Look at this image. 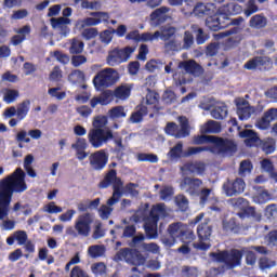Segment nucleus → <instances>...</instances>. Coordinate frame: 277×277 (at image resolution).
I'll list each match as a JSON object with an SVG mask.
<instances>
[{"mask_svg": "<svg viewBox=\"0 0 277 277\" xmlns=\"http://www.w3.org/2000/svg\"><path fill=\"white\" fill-rule=\"evenodd\" d=\"M27 173L17 168L12 174L0 181V220H5L10 215V203L14 194L27 192Z\"/></svg>", "mask_w": 277, "mask_h": 277, "instance_id": "nucleus-1", "label": "nucleus"}, {"mask_svg": "<svg viewBox=\"0 0 277 277\" xmlns=\"http://www.w3.org/2000/svg\"><path fill=\"white\" fill-rule=\"evenodd\" d=\"M200 153H212V155H222L223 157H233L237 153V143L230 138L214 136V143L211 146L192 147L188 155H198Z\"/></svg>", "mask_w": 277, "mask_h": 277, "instance_id": "nucleus-2", "label": "nucleus"}, {"mask_svg": "<svg viewBox=\"0 0 277 277\" xmlns=\"http://www.w3.org/2000/svg\"><path fill=\"white\" fill-rule=\"evenodd\" d=\"M111 185L113 196L107 200L109 207H114L122 198V187H124V182H122L121 177H118V171L116 169H110L97 184V187L98 189H107Z\"/></svg>", "mask_w": 277, "mask_h": 277, "instance_id": "nucleus-3", "label": "nucleus"}, {"mask_svg": "<svg viewBox=\"0 0 277 277\" xmlns=\"http://www.w3.org/2000/svg\"><path fill=\"white\" fill-rule=\"evenodd\" d=\"M115 98H120L121 101H127L131 96V88L127 85H120L115 91L105 90L100 96L92 97L90 101L91 107L94 109L96 105H109Z\"/></svg>", "mask_w": 277, "mask_h": 277, "instance_id": "nucleus-4", "label": "nucleus"}, {"mask_svg": "<svg viewBox=\"0 0 277 277\" xmlns=\"http://www.w3.org/2000/svg\"><path fill=\"white\" fill-rule=\"evenodd\" d=\"M210 259L215 263H224L228 269H235L241 265V259H243V251L238 249L223 250L217 252H211Z\"/></svg>", "mask_w": 277, "mask_h": 277, "instance_id": "nucleus-5", "label": "nucleus"}, {"mask_svg": "<svg viewBox=\"0 0 277 277\" xmlns=\"http://www.w3.org/2000/svg\"><path fill=\"white\" fill-rule=\"evenodd\" d=\"M161 215H166V203L154 205L144 225L147 239H157V224H159Z\"/></svg>", "mask_w": 277, "mask_h": 277, "instance_id": "nucleus-6", "label": "nucleus"}, {"mask_svg": "<svg viewBox=\"0 0 277 277\" xmlns=\"http://www.w3.org/2000/svg\"><path fill=\"white\" fill-rule=\"evenodd\" d=\"M120 74L114 68H105L100 70L93 78V85L95 90H103L105 88H111L115 83H118Z\"/></svg>", "mask_w": 277, "mask_h": 277, "instance_id": "nucleus-7", "label": "nucleus"}, {"mask_svg": "<svg viewBox=\"0 0 277 277\" xmlns=\"http://www.w3.org/2000/svg\"><path fill=\"white\" fill-rule=\"evenodd\" d=\"M209 222H211V220L205 219L203 222L197 226L198 242L194 243V248H196V250L207 252V250L211 248V235H213V226L209 225Z\"/></svg>", "mask_w": 277, "mask_h": 277, "instance_id": "nucleus-8", "label": "nucleus"}, {"mask_svg": "<svg viewBox=\"0 0 277 277\" xmlns=\"http://www.w3.org/2000/svg\"><path fill=\"white\" fill-rule=\"evenodd\" d=\"M114 137V132L107 129H91L88 133V142L92 148H103Z\"/></svg>", "mask_w": 277, "mask_h": 277, "instance_id": "nucleus-9", "label": "nucleus"}, {"mask_svg": "<svg viewBox=\"0 0 277 277\" xmlns=\"http://www.w3.org/2000/svg\"><path fill=\"white\" fill-rule=\"evenodd\" d=\"M136 47H126L123 49H114L108 53L106 62L108 66H119V64H123V62H129L131 55L135 53Z\"/></svg>", "mask_w": 277, "mask_h": 277, "instance_id": "nucleus-10", "label": "nucleus"}, {"mask_svg": "<svg viewBox=\"0 0 277 277\" xmlns=\"http://www.w3.org/2000/svg\"><path fill=\"white\" fill-rule=\"evenodd\" d=\"M117 261H126L129 265H144L146 258L137 249L123 248L116 254Z\"/></svg>", "mask_w": 277, "mask_h": 277, "instance_id": "nucleus-11", "label": "nucleus"}, {"mask_svg": "<svg viewBox=\"0 0 277 277\" xmlns=\"http://www.w3.org/2000/svg\"><path fill=\"white\" fill-rule=\"evenodd\" d=\"M92 224H94V214L85 212L76 219L74 228L79 237H90V233H92Z\"/></svg>", "mask_w": 277, "mask_h": 277, "instance_id": "nucleus-12", "label": "nucleus"}, {"mask_svg": "<svg viewBox=\"0 0 277 277\" xmlns=\"http://www.w3.org/2000/svg\"><path fill=\"white\" fill-rule=\"evenodd\" d=\"M164 132L167 135H171V137H175V140H183L184 137H188L189 131V121L186 119L181 122V126L176 124V122H168Z\"/></svg>", "mask_w": 277, "mask_h": 277, "instance_id": "nucleus-13", "label": "nucleus"}, {"mask_svg": "<svg viewBox=\"0 0 277 277\" xmlns=\"http://www.w3.org/2000/svg\"><path fill=\"white\" fill-rule=\"evenodd\" d=\"M109 162V154L105 149H100L89 156V163L92 170L101 172Z\"/></svg>", "mask_w": 277, "mask_h": 277, "instance_id": "nucleus-14", "label": "nucleus"}, {"mask_svg": "<svg viewBox=\"0 0 277 277\" xmlns=\"http://www.w3.org/2000/svg\"><path fill=\"white\" fill-rule=\"evenodd\" d=\"M274 66V62L269 56H255L249 60L243 68L246 70H269Z\"/></svg>", "mask_w": 277, "mask_h": 277, "instance_id": "nucleus-15", "label": "nucleus"}, {"mask_svg": "<svg viewBox=\"0 0 277 277\" xmlns=\"http://www.w3.org/2000/svg\"><path fill=\"white\" fill-rule=\"evenodd\" d=\"M201 185H202V180L198 177L185 176L180 181V189H183L190 196H196Z\"/></svg>", "mask_w": 277, "mask_h": 277, "instance_id": "nucleus-16", "label": "nucleus"}, {"mask_svg": "<svg viewBox=\"0 0 277 277\" xmlns=\"http://www.w3.org/2000/svg\"><path fill=\"white\" fill-rule=\"evenodd\" d=\"M277 120V108H269L255 121V128L260 131H267L272 122Z\"/></svg>", "mask_w": 277, "mask_h": 277, "instance_id": "nucleus-17", "label": "nucleus"}, {"mask_svg": "<svg viewBox=\"0 0 277 277\" xmlns=\"http://www.w3.org/2000/svg\"><path fill=\"white\" fill-rule=\"evenodd\" d=\"M223 189L226 196H237V194H243L246 182L241 177H237L234 181L227 180L223 184Z\"/></svg>", "mask_w": 277, "mask_h": 277, "instance_id": "nucleus-18", "label": "nucleus"}, {"mask_svg": "<svg viewBox=\"0 0 277 277\" xmlns=\"http://www.w3.org/2000/svg\"><path fill=\"white\" fill-rule=\"evenodd\" d=\"M90 16L83 19L84 27H96V25H101V23H108L109 22V13L107 12H91Z\"/></svg>", "mask_w": 277, "mask_h": 277, "instance_id": "nucleus-19", "label": "nucleus"}, {"mask_svg": "<svg viewBox=\"0 0 277 277\" xmlns=\"http://www.w3.org/2000/svg\"><path fill=\"white\" fill-rule=\"evenodd\" d=\"M179 68H183L187 75H192L193 77H200V75L205 72V68H202L195 60L180 62Z\"/></svg>", "mask_w": 277, "mask_h": 277, "instance_id": "nucleus-20", "label": "nucleus"}, {"mask_svg": "<svg viewBox=\"0 0 277 277\" xmlns=\"http://www.w3.org/2000/svg\"><path fill=\"white\" fill-rule=\"evenodd\" d=\"M237 107V116L239 120H248L252 116V107L250 103L241 97L235 100Z\"/></svg>", "mask_w": 277, "mask_h": 277, "instance_id": "nucleus-21", "label": "nucleus"}, {"mask_svg": "<svg viewBox=\"0 0 277 277\" xmlns=\"http://www.w3.org/2000/svg\"><path fill=\"white\" fill-rule=\"evenodd\" d=\"M168 12H170V8L160 6L150 13V15H149L150 21H153V23H156V25H161V24L166 23V21H168V18H170V16L168 15Z\"/></svg>", "mask_w": 277, "mask_h": 277, "instance_id": "nucleus-22", "label": "nucleus"}, {"mask_svg": "<svg viewBox=\"0 0 277 277\" xmlns=\"http://www.w3.org/2000/svg\"><path fill=\"white\" fill-rule=\"evenodd\" d=\"M29 135L32 140H40L42 137V130L35 129L29 130L28 133L25 130L19 131L16 134V142H25V144H29L31 142V138L27 137Z\"/></svg>", "mask_w": 277, "mask_h": 277, "instance_id": "nucleus-23", "label": "nucleus"}, {"mask_svg": "<svg viewBox=\"0 0 277 277\" xmlns=\"http://www.w3.org/2000/svg\"><path fill=\"white\" fill-rule=\"evenodd\" d=\"M181 170H186L190 174H205V170H207V166L202 161H195V162H186L184 163Z\"/></svg>", "mask_w": 277, "mask_h": 277, "instance_id": "nucleus-24", "label": "nucleus"}, {"mask_svg": "<svg viewBox=\"0 0 277 277\" xmlns=\"http://www.w3.org/2000/svg\"><path fill=\"white\" fill-rule=\"evenodd\" d=\"M27 232L16 230L13 235L6 238V243L8 246H14V241H17L18 246H25V243H27Z\"/></svg>", "mask_w": 277, "mask_h": 277, "instance_id": "nucleus-25", "label": "nucleus"}, {"mask_svg": "<svg viewBox=\"0 0 277 277\" xmlns=\"http://www.w3.org/2000/svg\"><path fill=\"white\" fill-rule=\"evenodd\" d=\"M215 10V4L213 3H197L194 12L197 16H211Z\"/></svg>", "mask_w": 277, "mask_h": 277, "instance_id": "nucleus-26", "label": "nucleus"}, {"mask_svg": "<svg viewBox=\"0 0 277 277\" xmlns=\"http://www.w3.org/2000/svg\"><path fill=\"white\" fill-rule=\"evenodd\" d=\"M214 16L216 17V22H219L221 29H226V27L233 25V19L228 17L230 15L226 12V8L219 10Z\"/></svg>", "mask_w": 277, "mask_h": 277, "instance_id": "nucleus-27", "label": "nucleus"}, {"mask_svg": "<svg viewBox=\"0 0 277 277\" xmlns=\"http://www.w3.org/2000/svg\"><path fill=\"white\" fill-rule=\"evenodd\" d=\"M193 147H189L187 151L183 153V143L179 142L176 145H174L168 153V157L170 159H181L182 157H192V155L187 156V153H189V149Z\"/></svg>", "mask_w": 277, "mask_h": 277, "instance_id": "nucleus-28", "label": "nucleus"}, {"mask_svg": "<svg viewBox=\"0 0 277 277\" xmlns=\"http://www.w3.org/2000/svg\"><path fill=\"white\" fill-rule=\"evenodd\" d=\"M184 228L185 224L176 222L169 225L167 233L171 239H181Z\"/></svg>", "mask_w": 277, "mask_h": 277, "instance_id": "nucleus-29", "label": "nucleus"}, {"mask_svg": "<svg viewBox=\"0 0 277 277\" xmlns=\"http://www.w3.org/2000/svg\"><path fill=\"white\" fill-rule=\"evenodd\" d=\"M249 26L252 29H264V27H267V17L264 14L253 15L249 21Z\"/></svg>", "mask_w": 277, "mask_h": 277, "instance_id": "nucleus-30", "label": "nucleus"}, {"mask_svg": "<svg viewBox=\"0 0 277 277\" xmlns=\"http://www.w3.org/2000/svg\"><path fill=\"white\" fill-rule=\"evenodd\" d=\"M240 137L245 138L247 146H254L259 142V134L254 130L246 129L239 133Z\"/></svg>", "mask_w": 277, "mask_h": 277, "instance_id": "nucleus-31", "label": "nucleus"}, {"mask_svg": "<svg viewBox=\"0 0 277 277\" xmlns=\"http://www.w3.org/2000/svg\"><path fill=\"white\" fill-rule=\"evenodd\" d=\"M144 116H148V107L141 106L136 111H133L130 116V122L137 124L144 120Z\"/></svg>", "mask_w": 277, "mask_h": 277, "instance_id": "nucleus-32", "label": "nucleus"}, {"mask_svg": "<svg viewBox=\"0 0 277 277\" xmlns=\"http://www.w3.org/2000/svg\"><path fill=\"white\" fill-rule=\"evenodd\" d=\"M211 116L215 120H224V118H226V116H228V107L225 104L216 105L211 110Z\"/></svg>", "mask_w": 277, "mask_h": 277, "instance_id": "nucleus-33", "label": "nucleus"}, {"mask_svg": "<svg viewBox=\"0 0 277 277\" xmlns=\"http://www.w3.org/2000/svg\"><path fill=\"white\" fill-rule=\"evenodd\" d=\"M31 106V101L26 100L17 105V120H25L27 118V114H29V107Z\"/></svg>", "mask_w": 277, "mask_h": 277, "instance_id": "nucleus-34", "label": "nucleus"}, {"mask_svg": "<svg viewBox=\"0 0 277 277\" xmlns=\"http://www.w3.org/2000/svg\"><path fill=\"white\" fill-rule=\"evenodd\" d=\"M32 163H34V155L28 154L24 158V170L28 174V176H30V179H36V176H38V173L36 172V170H34V167H31Z\"/></svg>", "mask_w": 277, "mask_h": 277, "instance_id": "nucleus-35", "label": "nucleus"}, {"mask_svg": "<svg viewBox=\"0 0 277 277\" xmlns=\"http://www.w3.org/2000/svg\"><path fill=\"white\" fill-rule=\"evenodd\" d=\"M221 132H222V123L215 120H209L201 129V133H221Z\"/></svg>", "mask_w": 277, "mask_h": 277, "instance_id": "nucleus-36", "label": "nucleus"}, {"mask_svg": "<svg viewBox=\"0 0 277 277\" xmlns=\"http://www.w3.org/2000/svg\"><path fill=\"white\" fill-rule=\"evenodd\" d=\"M127 40H134L135 42H153L154 40H168L170 37L166 36H127Z\"/></svg>", "mask_w": 277, "mask_h": 277, "instance_id": "nucleus-37", "label": "nucleus"}, {"mask_svg": "<svg viewBox=\"0 0 277 277\" xmlns=\"http://www.w3.org/2000/svg\"><path fill=\"white\" fill-rule=\"evenodd\" d=\"M252 170H254L252 161L242 160L239 166L238 174L239 176H248V174H252Z\"/></svg>", "mask_w": 277, "mask_h": 277, "instance_id": "nucleus-38", "label": "nucleus"}, {"mask_svg": "<svg viewBox=\"0 0 277 277\" xmlns=\"http://www.w3.org/2000/svg\"><path fill=\"white\" fill-rule=\"evenodd\" d=\"M146 104L153 105V109L156 111H161V107H159V94L157 92H149L146 95Z\"/></svg>", "mask_w": 277, "mask_h": 277, "instance_id": "nucleus-39", "label": "nucleus"}, {"mask_svg": "<svg viewBox=\"0 0 277 277\" xmlns=\"http://www.w3.org/2000/svg\"><path fill=\"white\" fill-rule=\"evenodd\" d=\"M223 230H225V233H234L237 235V233L241 230V227L235 222V219H230L229 221L223 222Z\"/></svg>", "mask_w": 277, "mask_h": 277, "instance_id": "nucleus-40", "label": "nucleus"}, {"mask_svg": "<svg viewBox=\"0 0 277 277\" xmlns=\"http://www.w3.org/2000/svg\"><path fill=\"white\" fill-rule=\"evenodd\" d=\"M174 200L180 211L185 212L187 209H189V199H187L185 195L180 194L175 196Z\"/></svg>", "mask_w": 277, "mask_h": 277, "instance_id": "nucleus-41", "label": "nucleus"}, {"mask_svg": "<svg viewBox=\"0 0 277 277\" xmlns=\"http://www.w3.org/2000/svg\"><path fill=\"white\" fill-rule=\"evenodd\" d=\"M180 239L183 241V243H192V241L196 239V234H194V230H192L189 226L184 225V229Z\"/></svg>", "mask_w": 277, "mask_h": 277, "instance_id": "nucleus-42", "label": "nucleus"}, {"mask_svg": "<svg viewBox=\"0 0 277 277\" xmlns=\"http://www.w3.org/2000/svg\"><path fill=\"white\" fill-rule=\"evenodd\" d=\"M88 252L91 259H98V256H103V254H105V247L101 245H93L89 247Z\"/></svg>", "mask_w": 277, "mask_h": 277, "instance_id": "nucleus-43", "label": "nucleus"}, {"mask_svg": "<svg viewBox=\"0 0 277 277\" xmlns=\"http://www.w3.org/2000/svg\"><path fill=\"white\" fill-rule=\"evenodd\" d=\"M137 161H147L148 163H157L159 161V156L157 154H146L138 153L136 155Z\"/></svg>", "mask_w": 277, "mask_h": 277, "instance_id": "nucleus-44", "label": "nucleus"}, {"mask_svg": "<svg viewBox=\"0 0 277 277\" xmlns=\"http://www.w3.org/2000/svg\"><path fill=\"white\" fill-rule=\"evenodd\" d=\"M215 142V136L213 135H196L193 137V143L196 145L200 144H213Z\"/></svg>", "mask_w": 277, "mask_h": 277, "instance_id": "nucleus-45", "label": "nucleus"}, {"mask_svg": "<svg viewBox=\"0 0 277 277\" xmlns=\"http://www.w3.org/2000/svg\"><path fill=\"white\" fill-rule=\"evenodd\" d=\"M153 36H176V27L164 25L160 27V31H156Z\"/></svg>", "mask_w": 277, "mask_h": 277, "instance_id": "nucleus-46", "label": "nucleus"}, {"mask_svg": "<svg viewBox=\"0 0 277 277\" xmlns=\"http://www.w3.org/2000/svg\"><path fill=\"white\" fill-rule=\"evenodd\" d=\"M71 83H79L85 79V74L80 69L72 70L68 76Z\"/></svg>", "mask_w": 277, "mask_h": 277, "instance_id": "nucleus-47", "label": "nucleus"}, {"mask_svg": "<svg viewBox=\"0 0 277 277\" xmlns=\"http://www.w3.org/2000/svg\"><path fill=\"white\" fill-rule=\"evenodd\" d=\"M91 272L94 276H104L107 272V266L103 262L95 263L91 266Z\"/></svg>", "mask_w": 277, "mask_h": 277, "instance_id": "nucleus-48", "label": "nucleus"}, {"mask_svg": "<svg viewBox=\"0 0 277 277\" xmlns=\"http://www.w3.org/2000/svg\"><path fill=\"white\" fill-rule=\"evenodd\" d=\"M110 140H113L114 144L116 145L114 153H117V155H120V153H124V144H122V136L113 133V137Z\"/></svg>", "mask_w": 277, "mask_h": 277, "instance_id": "nucleus-49", "label": "nucleus"}, {"mask_svg": "<svg viewBox=\"0 0 277 277\" xmlns=\"http://www.w3.org/2000/svg\"><path fill=\"white\" fill-rule=\"evenodd\" d=\"M50 55H52V57H55L56 62H60V64L63 65H66L68 64V62H70V57L60 50L51 52Z\"/></svg>", "mask_w": 277, "mask_h": 277, "instance_id": "nucleus-50", "label": "nucleus"}, {"mask_svg": "<svg viewBox=\"0 0 277 277\" xmlns=\"http://www.w3.org/2000/svg\"><path fill=\"white\" fill-rule=\"evenodd\" d=\"M109 117L116 118H127V113L124 111V106H116L109 110Z\"/></svg>", "mask_w": 277, "mask_h": 277, "instance_id": "nucleus-51", "label": "nucleus"}, {"mask_svg": "<svg viewBox=\"0 0 277 277\" xmlns=\"http://www.w3.org/2000/svg\"><path fill=\"white\" fill-rule=\"evenodd\" d=\"M259 12V5H256V0H248L247 9L245 10V16L248 18L252 16V14H256Z\"/></svg>", "mask_w": 277, "mask_h": 277, "instance_id": "nucleus-52", "label": "nucleus"}, {"mask_svg": "<svg viewBox=\"0 0 277 277\" xmlns=\"http://www.w3.org/2000/svg\"><path fill=\"white\" fill-rule=\"evenodd\" d=\"M206 26L209 28L210 31H220L222 29L215 15H212L209 17V19H207Z\"/></svg>", "mask_w": 277, "mask_h": 277, "instance_id": "nucleus-53", "label": "nucleus"}, {"mask_svg": "<svg viewBox=\"0 0 277 277\" xmlns=\"http://www.w3.org/2000/svg\"><path fill=\"white\" fill-rule=\"evenodd\" d=\"M69 52L71 53V55H79V53H83V42L74 39L69 48Z\"/></svg>", "mask_w": 277, "mask_h": 277, "instance_id": "nucleus-54", "label": "nucleus"}, {"mask_svg": "<svg viewBox=\"0 0 277 277\" xmlns=\"http://www.w3.org/2000/svg\"><path fill=\"white\" fill-rule=\"evenodd\" d=\"M60 90H62V88L60 87L51 88L48 90V94H50V96L56 98L57 101H64V98H66V92H60Z\"/></svg>", "mask_w": 277, "mask_h": 277, "instance_id": "nucleus-55", "label": "nucleus"}, {"mask_svg": "<svg viewBox=\"0 0 277 277\" xmlns=\"http://www.w3.org/2000/svg\"><path fill=\"white\" fill-rule=\"evenodd\" d=\"M182 277H198V268L194 266H182Z\"/></svg>", "mask_w": 277, "mask_h": 277, "instance_id": "nucleus-56", "label": "nucleus"}, {"mask_svg": "<svg viewBox=\"0 0 277 277\" xmlns=\"http://www.w3.org/2000/svg\"><path fill=\"white\" fill-rule=\"evenodd\" d=\"M114 211V208L111 206L107 205H102L101 208L98 209V214L102 220H109V215H111Z\"/></svg>", "mask_w": 277, "mask_h": 277, "instance_id": "nucleus-57", "label": "nucleus"}, {"mask_svg": "<svg viewBox=\"0 0 277 277\" xmlns=\"http://www.w3.org/2000/svg\"><path fill=\"white\" fill-rule=\"evenodd\" d=\"M50 23L53 29H57V27H62L63 25H68L70 19L68 17H52Z\"/></svg>", "mask_w": 277, "mask_h": 277, "instance_id": "nucleus-58", "label": "nucleus"}, {"mask_svg": "<svg viewBox=\"0 0 277 277\" xmlns=\"http://www.w3.org/2000/svg\"><path fill=\"white\" fill-rule=\"evenodd\" d=\"M71 148H74V150H87L88 140L83 137H77L76 142L71 144Z\"/></svg>", "mask_w": 277, "mask_h": 277, "instance_id": "nucleus-59", "label": "nucleus"}, {"mask_svg": "<svg viewBox=\"0 0 277 277\" xmlns=\"http://www.w3.org/2000/svg\"><path fill=\"white\" fill-rule=\"evenodd\" d=\"M217 51H220V43L219 42H212L207 47L206 55L208 57H215V55H217Z\"/></svg>", "mask_w": 277, "mask_h": 277, "instance_id": "nucleus-60", "label": "nucleus"}, {"mask_svg": "<svg viewBox=\"0 0 277 277\" xmlns=\"http://www.w3.org/2000/svg\"><path fill=\"white\" fill-rule=\"evenodd\" d=\"M43 211L45 213H62L63 209L60 206H56L53 201L49 202L47 206H44Z\"/></svg>", "mask_w": 277, "mask_h": 277, "instance_id": "nucleus-61", "label": "nucleus"}, {"mask_svg": "<svg viewBox=\"0 0 277 277\" xmlns=\"http://www.w3.org/2000/svg\"><path fill=\"white\" fill-rule=\"evenodd\" d=\"M62 69L60 66H54L49 76L50 81H62Z\"/></svg>", "mask_w": 277, "mask_h": 277, "instance_id": "nucleus-62", "label": "nucleus"}, {"mask_svg": "<svg viewBox=\"0 0 277 277\" xmlns=\"http://www.w3.org/2000/svg\"><path fill=\"white\" fill-rule=\"evenodd\" d=\"M107 126V117L105 116H97L93 120V129H103L104 127Z\"/></svg>", "mask_w": 277, "mask_h": 277, "instance_id": "nucleus-63", "label": "nucleus"}, {"mask_svg": "<svg viewBox=\"0 0 277 277\" xmlns=\"http://www.w3.org/2000/svg\"><path fill=\"white\" fill-rule=\"evenodd\" d=\"M17 96H18L17 90L9 89L4 94V101H5V103H9V104L14 103V101H16Z\"/></svg>", "mask_w": 277, "mask_h": 277, "instance_id": "nucleus-64", "label": "nucleus"}]
</instances>
